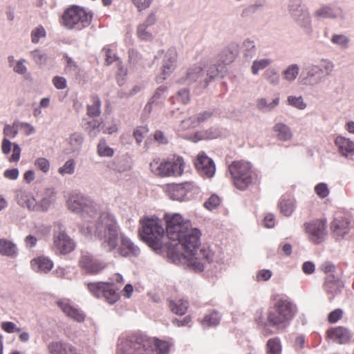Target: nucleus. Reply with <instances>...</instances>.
<instances>
[{"label": "nucleus", "mask_w": 354, "mask_h": 354, "mask_svg": "<svg viewBox=\"0 0 354 354\" xmlns=\"http://www.w3.org/2000/svg\"><path fill=\"white\" fill-rule=\"evenodd\" d=\"M273 131L276 133L277 139L281 141L290 140L292 137L290 128L282 122L275 124Z\"/></svg>", "instance_id": "nucleus-36"}, {"label": "nucleus", "mask_w": 354, "mask_h": 354, "mask_svg": "<svg viewBox=\"0 0 354 354\" xmlns=\"http://www.w3.org/2000/svg\"><path fill=\"white\" fill-rule=\"evenodd\" d=\"M306 232L310 240L314 243H322L326 236V221L317 219L308 223H305Z\"/></svg>", "instance_id": "nucleus-14"}, {"label": "nucleus", "mask_w": 354, "mask_h": 354, "mask_svg": "<svg viewBox=\"0 0 354 354\" xmlns=\"http://www.w3.org/2000/svg\"><path fill=\"white\" fill-rule=\"evenodd\" d=\"M22 207H26L30 211H39V202L37 201L36 198L32 195V194L28 198L25 204Z\"/></svg>", "instance_id": "nucleus-63"}, {"label": "nucleus", "mask_w": 354, "mask_h": 354, "mask_svg": "<svg viewBox=\"0 0 354 354\" xmlns=\"http://www.w3.org/2000/svg\"><path fill=\"white\" fill-rule=\"evenodd\" d=\"M101 113V101L97 95L91 96V102L87 105V115L91 118L98 117Z\"/></svg>", "instance_id": "nucleus-39"}, {"label": "nucleus", "mask_w": 354, "mask_h": 354, "mask_svg": "<svg viewBox=\"0 0 354 354\" xmlns=\"http://www.w3.org/2000/svg\"><path fill=\"white\" fill-rule=\"evenodd\" d=\"M319 66L321 69V75L323 76L324 80L332 74L335 68L333 62L327 59L322 61Z\"/></svg>", "instance_id": "nucleus-51"}, {"label": "nucleus", "mask_w": 354, "mask_h": 354, "mask_svg": "<svg viewBox=\"0 0 354 354\" xmlns=\"http://www.w3.org/2000/svg\"><path fill=\"white\" fill-rule=\"evenodd\" d=\"M169 170L171 176H180L184 171V161L181 157H177L174 161H171Z\"/></svg>", "instance_id": "nucleus-47"}, {"label": "nucleus", "mask_w": 354, "mask_h": 354, "mask_svg": "<svg viewBox=\"0 0 354 354\" xmlns=\"http://www.w3.org/2000/svg\"><path fill=\"white\" fill-rule=\"evenodd\" d=\"M280 101V97L279 95H276V97L272 99L271 101L268 100V99L261 97L257 99L256 102L257 108L263 112L267 113L272 111L275 107H277Z\"/></svg>", "instance_id": "nucleus-34"}, {"label": "nucleus", "mask_w": 354, "mask_h": 354, "mask_svg": "<svg viewBox=\"0 0 354 354\" xmlns=\"http://www.w3.org/2000/svg\"><path fill=\"white\" fill-rule=\"evenodd\" d=\"M238 54V46L236 44H232L224 48L217 56L218 62H220L216 66H223V71L225 66L234 62Z\"/></svg>", "instance_id": "nucleus-24"}, {"label": "nucleus", "mask_w": 354, "mask_h": 354, "mask_svg": "<svg viewBox=\"0 0 354 354\" xmlns=\"http://www.w3.org/2000/svg\"><path fill=\"white\" fill-rule=\"evenodd\" d=\"M157 21L156 15L155 12H150L143 23L139 24L137 27L136 35L138 37L145 41H151L153 39V35L150 28Z\"/></svg>", "instance_id": "nucleus-21"}, {"label": "nucleus", "mask_w": 354, "mask_h": 354, "mask_svg": "<svg viewBox=\"0 0 354 354\" xmlns=\"http://www.w3.org/2000/svg\"><path fill=\"white\" fill-rule=\"evenodd\" d=\"M288 104L297 108L299 110H304L306 108V103L304 102L301 96L290 95L287 98Z\"/></svg>", "instance_id": "nucleus-54"}, {"label": "nucleus", "mask_w": 354, "mask_h": 354, "mask_svg": "<svg viewBox=\"0 0 354 354\" xmlns=\"http://www.w3.org/2000/svg\"><path fill=\"white\" fill-rule=\"evenodd\" d=\"M80 266L87 273L96 274L102 271L106 263L95 258L88 252H82L80 259Z\"/></svg>", "instance_id": "nucleus-15"}, {"label": "nucleus", "mask_w": 354, "mask_h": 354, "mask_svg": "<svg viewBox=\"0 0 354 354\" xmlns=\"http://www.w3.org/2000/svg\"><path fill=\"white\" fill-rule=\"evenodd\" d=\"M153 346V339L131 335L120 339L118 351L120 354H155Z\"/></svg>", "instance_id": "nucleus-8"}, {"label": "nucleus", "mask_w": 354, "mask_h": 354, "mask_svg": "<svg viewBox=\"0 0 354 354\" xmlns=\"http://www.w3.org/2000/svg\"><path fill=\"white\" fill-rule=\"evenodd\" d=\"M171 310L176 315H183L185 314L188 308V301L187 300L178 299L169 301Z\"/></svg>", "instance_id": "nucleus-41"}, {"label": "nucleus", "mask_w": 354, "mask_h": 354, "mask_svg": "<svg viewBox=\"0 0 354 354\" xmlns=\"http://www.w3.org/2000/svg\"><path fill=\"white\" fill-rule=\"evenodd\" d=\"M30 55L37 64H44L47 61L46 54L41 50L36 49L30 51Z\"/></svg>", "instance_id": "nucleus-57"}, {"label": "nucleus", "mask_w": 354, "mask_h": 354, "mask_svg": "<svg viewBox=\"0 0 354 354\" xmlns=\"http://www.w3.org/2000/svg\"><path fill=\"white\" fill-rule=\"evenodd\" d=\"M288 10L292 18L306 10V9L301 6V0H290Z\"/></svg>", "instance_id": "nucleus-48"}, {"label": "nucleus", "mask_w": 354, "mask_h": 354, "mask_svg": "<svg viewBox=\"0 0 354 354\" xmlns=\"http://www.w3.org/2000/svg\"><path fill=\"white\" fill-rule=\"evenodd\" d=\"M111 279L112 282H88L86 283V286L93 297L102 299L111 305L118 301L120 297L119 289L114 286L113 282L123 283L124 280L119 273L114 274Z\"/></svg>", "instance_id": "nucleus-7"}, {"label": "nucleus", "mask_w": 354, "mask_h": 354, "mask_svg": "<svg viewBox=\"0 0 354 354\" xmlns=\"http://www.w3.org/2000/svg\"><path fill=\"white\" fill-rule=\"evenodd\" d=\"M324 80L323 76L321 75V69L317 65L307 66L301 75V82L304 85L316 86Z\"/></svg>", "instance_id": "nucleus-22"}, {"label": "nucleus", "mask_w": 354, "mask_h": 354, "mask_svg": "<svg viewBox=\"0 0 354 354\" xmlns=\"http://www.w3.org/2000/svg\"><path fill=\"white\" fill-rule=\"evenodd\" d=\"M315 192L322 198H326L329 194V189L326 183H320L315 187Z\"/></svg>", "instance_id": "nucleus-64"}, {"label": "nucleus", "mask_w": 354, "mask_h": 354, "mask_svg": "<svg viewBox=\"0 0 354 354\" xmlns=\"http://www.w3.org/2000/svg\"><path fill=\"white\" fill-rule=\"evenodd\" d=\"M315 17L318 19H331L344 21L346 19V13L340 6L324 5L315 10Z\"/></svg>", "instance_id": "nucleus-16"}, {"label": "nucleus", "mask_w": 354, "mask_h": 354, "mask_svg": "<svg viewBox=\"0 0 354 354\" xmlns=\"http://www.w3.org/2000/svg\"><path fill=\"white\" fill-rule=\"evenodd\" d=\"M93 233L101 242V246L106 251L112 252L117 248L122 232L115 217L109 212H103L94 224Z\"/></svg>", "instance_id": "nucleus-3"}, {"label": "nucleus", "mask_w": 354, "mask_h": 354, "mask_svg": "<svg viewBox=\"0 0 354 354\" xmlns=\"http://www.w3.org/2000/svg\"><path fill=\"white\" fill-rule=\"evenodd\" d=\"M343 287L342 282L338 277L330 274L326 278L324 283V289L330 293H337L341 291Z\"/></svg>", "instance_id": "nucleus-35"}, {"label": "nucleus", "mask_w": 354, "mask_h": 354, "mask_svg": "<svg viewBox=\"0 0 354 354\" xmlns=\"http://www.w3.org/2000/svg\"><path fill=\"white\" fill-rule=\"evenodd\" d=\"M299 66L297 64H292L288 66L282 71V77L283 80L291 83L293 82L299 74Z\"/></svg>", "instance_id": "nucleus-37"}, {"label": "nucleus", "mask_w": 354, "mask_h": 354, "mask_svg": "<svg viewBox=\"0 0 354 354\" xmlns=\"http://www.w3.org/2000/svg\"><path fill=\"white\" fill-rule=\"evenodd\" d=\"M264 77L272 86H277L280 82V77L274 68H268L264 73Z\"/></svg>", "instance_id": "nucleus-50"}, {"label": "nucleus", "mask_w": 354, "mask_h": 354, "mask_svg": "<svg viewBox=\"0 0 354 354\" xmlns=\"http://www.w3.org/2000/svg\"><path fill=\"white\" fill-rule=\"evenodd\" d=\"M62 19L63 24L67 28L81 30L91 24L92 15L84 8L75 6L64 12Z\"/></svg>", "instance_id": "nucleus-10"}, {"label": "nucleus", "mask_w": 354, "mask_h": 354, "mask_svg": "<svg viewBox=\"0 0 354 354\" xmlns=\"http://www.w3.org/2000/svg\"><path fill=\"white\" fill-rule=\"evenodd\" d=\"M292 19L297 25L301 28L306 35H310L312 33L313 27L311 17L307 10Z\"/></svg>", "instance_id": "nucleus-31"}, {"label": "nucleus", "mask_w": 354, "mask_h": 354, "mask_svg": "<svg viewBox=\"0 0 354 354\" xmlns=\"http://www.w3.org/2000/svg\"><path fill=\"white\" fill-rule=\"evenodd\" d=\"M267 354H281V344L279 337L270 338L266 344Z\"/></svg>", "instance_id": "nucleus-45"}, {"label": "nucleus", "mask_w": 354, "mask_h": 354, "mask_svg": "<svg viewBox=\"0 0 354 354\" xmlns=\"http://www.w3.org/2000/svg\"><path fill=\"white\" fill-rule=\"evenodd\" d=\"M194 187L191 182H185L180 184H169L167 185L165 192L167 196L172 200H185L187 193Z\"/></svg>", "instance_id": "nucleus-19"}, {"label": "nucleus", "mask_w": 354, "mask_h": 354, "mask_svg": "<svg viewBox=\"0 0 354 354\" xmlns=\"http://www.w3.org/2000/svg\"><path fill=\"white\" fill-rule=\"evenodd\" d=\"M194 165L201 176L212 178L215 174L216 168L213 160L204 152L198 154Z\"/></svg>", "instance_id": "nucleus-18"}, {"label": "nucleus", "mask_w": 354, "mask_h": 354, "mask_svg": "<svg viewBox=\"0 0 354 354\" xmlns=\"http://www.w3.org/2000/svg\"><path fill=\"white\" fill-rule=\"evenodd\" d=\"M56 198L57 192L55 188L49 187L45 189L39 202V212H47L50 205L56 201Z\"/></svg>", "instance_id": "nucleus-30"}, {"label": "nucleus", "mask_w": 354, "mask_h": 354, "mask_svg": "<svg viewBox=\"0 0 354 354\" xmlns=\"http://www.w3.org/2000/svg\"><path fill=\"white\" fill-rule=\"evenodd\" d=\"M295 201L292 198H283L279 202L281 212L286 216H290L295 210Z\"/></svg>", "instance_id": "nucleus-42"}, {"label": "nucleus", "mask_w": 354, "mask_h": 354, "mask_svg": "<svg viewBox=\"0 0 354 354\" xmlns=\"http://www.w3.org/2000/svg\"><path fill=\"white\" fill-rule=\"evenodd\" d=\"M13 145L12 154L10 161L17 162L20 158L21 148L17 143H12L8 138H4L2 141L1 149L4 154H8L11 151V146Z\"/></svg>", "instance_id": "nucleus-33"}, {"label": "nucleus", "mask_w": 354, "mask_h": 354, "mask_svg": "<svg viewBox=\"0 0 354 354\" xmlns=\"http://www.w3.org/2000/svg\"><path fill=\"white\" fill-rule=\"evenodd\" d=\"M111 169L120 173L125 172L131 169L129 160L124 157L117 158L109 165Z\"/></svg>", "instance_id": "nucleus-40"}, {"label": "nucleus", "mask_w": 354, "mask_h": 354, "mask_svg": "<svg viewBox=\"0 0 354 354\" xmlns=\"http://www.w3.org/2000/svg\"><path fill=\"white\" fill-rule=\"evenodd\" d=\"M149 129L145 126L137 127L133 132V136L138 145L142 142L144 138L147 135Z\"/></svg>", "instance_id": "nucleus-60"}, {"label": "nucleus", "mask_w": 354, "mask_h": 354, "mask_svg": "<svg viewBox=\"0 0 354 354\" xmlns=\"http://www.w3.org/2000/svg\"><path fill=\"white\" fill-rule=\"evenodd\" d=\"M220 135V131L217 128H210L203 133H196L199 139H214Z\"/></svg>", "instance_id": "nucleus-59"}, {"label": "nucleus", "mask_w": 354, "mask_h": 354, "mask_svg": "<svg viewBox=\"0 0 354 354\" xmlns=\"http://www.w3.org/2000/svg\"><path fill=\"white\" fill-rule=\"evenodd\" d=\"M46 37V30L42 26L37 27L32 31L31 37L32 41L34 44L39 42L40 38Z\"/></svg>", "instance_id": "nucleus-62"}, {"label": "nucleus", "mask_w": 354, "mask_h": 354, "mask_svg": "<svg viewBox=\"0 0 354 354\" xmlns=\"http://www.w3.org/2000/svg\"><path fill=\"white\" fill-rule=\"evenodd\" d=\"M335 145L338 152L344 157L351 158L354 156V142L344 136H337Z\"/></svg>", "instance_id": "nucleus-25"}, {"label": "nucleus", "mask_w": 354, "mask_h": 354, "mask_svg": "<svg viewBox=\"0 0 354 354\" xmlns=\"http://www.w3.org/2000/svg\"><path fill=\"white\" fill-rule=\"evenodd\" d=\"M164 218L166 223L167 236L169 240L177 239L179 234L190 227V222L185 220L183 216L178 213L165 214Z\"/></svg>", "instance_id": "nucleus-11"}, {"label": "nucleus", "mask_w": 354, "mask_h": 354, "mask_svg": "<svg viewBox=\"0 0 354 354\" xmlns=\"http://www.w3.org/2000/svg\"><path fill=\"white\" fill-rule=\"evenodd\" d=\"M1 328L4 332L7 333L21 332V328L12 322H2L1 323Z\"/></svg>", "instance_id": "nucleus-61"}, {"label": "nucleus", "mask_w": 354, "mask_h": 354, "mask_svg": "<svg viewBox=\"0 0 354 354\" xmlns=\"http://www.w3.org/2000/svg\"><path fill=\"white\" fill-rule=\"evenodd\" d=\"M119 241L120 244H118L115 250L120 256L124 257L139 256L140 248L124 233H122L119 237Z\"/></svg>", "instance_id": "nucleus-20"}, {"label": "nucleus", "mask_w": 354, "mask_h": 354, "mask_svg": "<svg viewBox=\"0 0 354 354\" xmlns=\"http://www.w3.org/2000/svg\"><path fill=\"white\" fill-rule=\"evenodd\" d=\"M330 41L342 50H347L351 46V39L343 33L333 34L331 36Z\"/></svg>", "instance_id": "nucleus-38"}, {"label": "nucleus", "mask_w": 354, "mask_h": 354, "mask_svg": "<svg viewBox=\"0 0 354 354\" xmlns=\"http://www.w3.org/2000/svg\"><path fill=\"white\" fill-rule=\"evenodd\" d=\"M57 305L68 317H70L79 322L84 320V315L77 308L71 306L68 300H59L57 301Z\"/></svg>", "instance_id": "nucleus-29"}, {"label": "nucleus", "mask_w": 354, "mask_h": 354, "mask_svg": "<svg viewBox=\"0 0 354 354\" xmlns=\"http://www.w3.org/2000/svg\"><path fill=\"white\" fill-rule=\"evenodd\" d=\"M171 344L166 341L153 339V350L155 354H168Z\"/></svg>", "instance_id": "nucleus-46"}, {"label": "nucleus", "mask_w": 354, "mask_h": 354, "mask_svg": "<svg viewBox=\"0 0 354 354\" xmlns=\"http://www.w3.org/2000/svg\"><path fill=\"white\" fill-rule=\"evenodd\" d=\"M141 227L139 230V234L143 241L158 252L161 251L164 245L165 229L161 221L157 218H145L140 221Z\"/></svg>", "instance_id": "nucleus-5"}, {"label": "nucleus", "mask_w": 354, "mask_h": 354, "mask_svg": "<svg viewBox=\"0 0 354 354\" xmlns=\"http://www.w3.org/2000/svg\"><path fill=\"white\" fill-rule=\"evenodd\" d=\"M66 206L72 212L78 214L86 222H91L98 216V207L91 198L80 192L70 193Z\"/></svg>", "instance_id": "nucleus-6"}, {"label": "nucleus", "mask_w": 354, "mask_h": 354, "mask_svg": "<svg viewBox=\"0 0 354 354\" xmlns=\"http://www.w3.org/2000/svg\"><path fill=\"white\" fill-rule=\"evenodd\" d=\"M50 354H80L75 347L64 342H53L48 346Z\"/></svg>", "instance_id": "nucleus-26"}, {"label": "nucleus", "mask_w": 354, "mask_h": 354, "mask_svg": "<svg viewBox=\"0 0 354 354\" xmlns=\"http://www.w3.org/2000/svg\"><path fill=\"white\" fill-rule=\"evenodd\" d=\"M326 333L329 339L340 344L348 343L352 338L351 331L344 326L331 328Z\"/></svg>", "instance_id": "nucleus-23"}, {"label": "nucleus", "mask_w": 354, "mask_h": 354, "mask_svg": "<svg viewBox=\"0 0 354 354\" xmlns=\"http://www.w3.org/2000/svg\"><path fill=\"white\" fill-rule=\"evenodd\" d=\"M68 142L74 152L79 151L84 142V137L80 133H73L68 139Z\"/></svg>", "instance_id": "nucleus-43"}, {"label": "nucleus", "mask_w": 354, "mask_h": 354, "mask_svg": "<svg viewBox=\"0 0 354 354\" xmlns=\"http://www.w3.org/2000/svg\"><path fill=\"white\" fill-rule=\"evenodd\" d=\"M32 270L38 273H48L53 268V262L47 257L40 256L31 260Z\"/></svg>", "instance_id": "nucleus-28"}, {"label": "nucleus", "mask_w": 354, "mask_h": 354, "mask_svg": "<svg viewBox=\"0 0 354 354\" xmlns=\"http://www.w3.org/2000/svg\"><path fill=\"white\" fill-rule=\"evenodd\" d=\"M272 60L268 58L256 59L253 62L251 66V71L253 75H257L259 71L263 70L270 66Z\"/></svg>", "instance_id": "nucleus-49"}, {"label": "nucleus", "mask_w": 354, "mask_h": 354, "mask_svg": "<svg viewBox=\"0 0 354 354\" xmlns=\"http://www.w3.org/2000/svg\"><path fill=\"white\" fill-rule=\"evenodd\" d=\"M53 248L56 253L66 254L74 250L75 243L61 227L53 234Z\"/></svg>", "instance_id": "nucleus-12"}, {"label": "nucleus", "mask_w": 354, "mask_h": 354, "mask_svg": "<svg viewBox=\"0 0 354 354\" xmlns=\"http://www.w3.org/2000/svg\"><path fill=\"white\" fill-rule=\"evenodd\" d=\"M220 315L216 311L207 315L201 321V324L204 328L217 326L220 322Z\"/></svg>", "instance_id": "nucleus-44"}, {"label": "nucleus", "mask_w": 354, "mask_h": 354, "mask_svg": "<svg viewBox=\"0 0 354 354\" xmlns=\"http://www.w3.org/2000/svg\"><path fill=\"white\" fill-rule=\"evenodd\" d=\"M187 228L179 234L178 238L170 240V245L174 248L180 245L188 266L196 272H201L205 264L213 260L214 254L208 248H200L201 234L199 230L192 227V225Z\"/></svg>", "instance_id": "nucleus-1"}, {"label": "nucleus", "mask_w": 354, "mask_h": 354, "mask_svg": "<svg viewBox=\"0 0 354 354\" xmlns=\"http://www.w3.org/2000/svg\"><path fill=\"white\" fill-rule=\"evenodd\" d=\"M75 161L73 159H69L62 167L59 168L58 172L62 176L66 174L71 175L75 172Z\"/></svg>", "instance_id": "nucleus-56"}, {"label": "nucleus", "mask_w": 354, "mask_h": 354, "mask_svg": "<svg viewBox=\"0 0 354 354\" xmlns=\"http://www.w3.org/2000/svg\"><path fill=\"white\" fill-rule=\"evenodd\" d=\"M330 227L333 236L336 239H342L351 230V221L344 216H337L330 223Z\"/></svg>", "instance_id": "nucleus-17"}, {"label": "nucleus", "mask_w": 354, "mask_h": 354, "mask_svg": "<svg viewBox=\"0 0 354 354\" xmlns=\"http://www.w3.org/2000/svg\"><path fill=\"white\" fill-rule=\"evenodd\" d=\"M19 128V122L16 121L12 123V124H6L3 129V135L5 138H14L18 134V131Z\"/></svg>", "instance_id": "nucleus-52"}, {"label": "nucleus", "mask_w": 354, "mask_h": 354, "mask_svg": "<svg viewBox=\"0 0 354 354\" xmlns=\"http://www.w3.org/2000/svg\"><path fill=\"white\" fill-rule=\"evenodd\" d=\"M162 55V74L158 80L163 81L169 76L176 69L177 66L178 53L175 48L171 47L166 50H162L159 55Z\"/></svg>", "instance_id": "nucleus-13"}, {"label": "nucleus", "mask_w": 354, "mask_h": 354, "mask_svg": "<svg viewBox=\"0 0 354 354\" xmlns=\"http://www.w3.org/2000/svg\"><path fill=\"white\" fill-rule=\"evenodd\" d=\"M0 255L10 259L17 258L19 255L17 244L8 239H0Z\"/></svg>", "instance_id": "nucleus-27"}, {"label": "nucleus", "mask_w": 354, "mask_h": 354, "mask_svg": "<svg viewBox=\"0 0 354 354\" xmlns=\"http://www.w3.org/2000/svg\"><path fill=\"white\" fill-rule=\"evenodd\" d=\"M101 123L96 121L87 122L85 124V130L91 136H96L100 131Z\"/></svg>", "instance_id": "nucleus-58"}, {"label": "nucleus", "mask_w": 354, "mask_h": 354, "mask_svg": "<svg viewBox=\"0 0 354 354\" xmlns=\"http://www.w3.org/2000/svg\"><path fill=\"white\" fill-rule=\"evenodd\" d=\"M113 153V149L106 145L104 139L100 140L97 145V153L100 156L111 157Z\"/></svg>", "instance_id": "nucleus-53"}, {"label": "nucleus", "mask_w": 354, "mask_h": 354, "mask_svg": "<svg viewBox=\"0 0 354 354\" xmlns=\"http://www.w3.org/2000/svg\"><path fill=\"white\" fill-rule=\"evenodd\" d=\"M169 167H171V161L160 162L159 160H153L150 163L151 171L154 174L162 177L171 176Z\"/></svg>", "instance_id": "nucleus-32"}, {"label": "nucleus", "mask_w": 354, "mask_h": 354, "mask_svg": "<svg viewBox=\"0 0 354 354\" xmlns=\"http://www.w3.org/2000/svg\"><path fill=\"white\" fill-rule=\"evenodd\" d=\"M221 73H223V66H216V64L200 63L189 67L186 76L180 78L178 82L187 84L194 89H204Z\"/></svg>", "instance_id": "nucleus-4"}, {"label": "nucleus", "mask_w": 354, "mask_h": 354, "mask_svg": "<svg viewBox=\"0 0 354 354\" xmlns=\"http://www.w3.org/2000/svg\"><path fill=\"white\" fill-rule=\"evenodd\" d=\"M243 49L246 57H253L256 53V46L254 41L250 39H245L243 42Z\"/></svg>", "instance_id": "nucleus-55"}, {"label": "nucleus", "mask_w": 354, "mask_h": 354, "mask_svg": "<svg viewBox=\"0 0 354 354\" xmlns=\"http://www.w3.org/2000/svg\"><path fill=\"white\" fill-rule=\"evenodd\" d=\"M297 313V306L289 299L281 298L266 313V319L257 318L262 326H271L279 331H283L290 324Z\"/></svg>", "instance_id": "nucleus-2"}, {"label": "nucleus", "mask_w": 354, "mask_h": 354, "mask_svg": "<svg viewBox=\"0 0 354 354\" xmlns=\"http://www.w3.org/2000/svg\"><path fill=\"white\" fill-rule=\"evenodd\" d=\"M234 186L245 190L257 178V174L252 169V165L246 161H234L228 167Z\"/></svg>", "instance_id": "nucleus-9"}]
</instances>
